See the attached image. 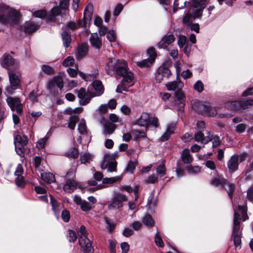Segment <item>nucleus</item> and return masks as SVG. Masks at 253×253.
I'll use <instances>...</instances> for the list:
<instances>
[{"instance_id": "54", "label": "nucleus", "mask_w": 253, "mask_h": 253, "mask_svg": "<svg viewBox=\"0 0 253 253\" xmlns=\"http://www.w3.org/2000/svg\"><path fill=\"white\" fill-rule=\"evenodd\" d=\"M33 15L37 17L41 18L45 17L47 19V14L44 10H43L35 11L33 13Z\"/></svg>"}, {"instance_id": "25", "label": "nucleus", "mask_w": 253, "mask_h": 253, "mask_svg": "<svg viewBox=\"0 0 253 253\" xmlns=\"http://www.w3.org/2000/svg\"><path fill=\"white\" fill-rule=\"evenodd\" d=\"M207 0H192V8H194L195 10H201L202 13L203 9L206 6Z\"/></svg>"}, {"instance_id": "5", "label": "nucleus", "mask_w": 253, "mask_h": 253, "mask_svg": "<svg viewBox=\"0 0 253 253\" xmlns=\"http://www.w3.org/2000/svg\"><path fill=\"white\" fill-rule=\"evenodd\" d=\"M211 184L216 187H224L230 199L232 198L235 185L229 182L223 176L217 175L211 180Z\"/></svg>"}, {"instance_id": "15", "label": "nucleus", "mask_w": 253, "mask_h": 253, "mask_svg": "<svg viewBox=\"0 0 253 253\" xmlns=\"http://www.w3.org/2000/svg\"><path fill=\"white\" fill-rule=\"evenodd\" d=\"M243 155H233L227 163V167L230 172H233L238 169L239 162L243 160Z\"/></svg>"}, {"instance_id": "36", "label": "nucleus", "mask_w": 253, "mask_h": 253, "mask_svg": "<svg viewBox=\"0 0 253 253\" xmlns=\"http://www.w3.org/2000/svg\"><path fill=\"white\" fill-rule=\"evenodd\" d=\"M78 130L79 132L82 135L87 134L86 126L85 121L84 119L81 120L78 126Z\"/></svg>"}, {"instance_id": "30", "label": "nucleus", "mask_w": 253, "mask_h": 253, "mask_svg": "<svg viewBox=\"0 0 253 253\" xmlns=\"http://www.w3.org/2000/svg\"><path fill=\"white\" fill-rule=\"evenodd\" d=\"M87 53V47L85 44L80 45L76 51V56L77 58H82Z\"/></svg>"}, {"instance_id": "1", "label": "nucleus", "mask_w": 253, "mask_h": 253, "mask_svg": "<svg viewBox=\"0 0 253 253\" xmlns=\"http://www.w3.org/2000/svg\"><path fill=\"white\" fill-rule=\"evenodd\" d=\"M105 69L108 75H112L115 71L117 75L123 77L116 88L117 92L121 93L123 90L127 91V88L133 84L131 83L133 79V75L128 70L127 64L124 60L110 58Z\"/></svg>"}, {"instance_id": "12", "label": "nucleus", "mask_w": 253, "mask_h": 253, "mask_svg": "<svg viewBox=\"0 0 253 253\" xmlns=\"http://www.w3.org/2000/svg\"><path fill=\"white\" fill-rule=\"evenodd\" d=\"M175 38L173 34H167L164 35L157 43V47L161 49L169 51V46L171 45L175 41Z\"/></svg>"}, {"instance_id": "10", "label": "nucleus", "mask_w": 253, "mask_h": 253, "mask_svg": "<svg viewBox=\"0 0 253 253\" xmlns=\"http://www.w3.org/2000/svg\"><path fill=\"white\" fill-rule=\"evenodd\" d=\"M202 15L201 10H195L194 8H190L182 19L183 25L187 27L190 26L193 21L196 18H201Z\"/></svg>"}, {"instance_id": "48", "label": "nucleus", "mask_w": 253, "mask_h": 253, "mask_svg": "<svg viewBox=\"0 0 253 253\" xmlns=\"http://www.w3.org/2000/svg\"><path fill=\"white\" fill-rule=\"evenodd\" d=\"M208 110L205 114V116L214 117L217 114V110L214 107L208 106Z\"/></svg>"}, {"instance_id": "47", "label": "nucleus", "mask_w": 253, "mask_h": 253, "mask_svg": "<svg viewBox=\"0 0 253 253\" xmlns=\"http://www.w3.org/2000/svg\"><path fill=\"white\" fill-rule=\"evenodd\" d=\"M155 242L158 247L163 248L164 246V244L159 232H157L155 234Z\"/></svg>"}, {"instance_id": "17", "label": "nucleus", "mask_w": 253, "mask_h": 253, "mask_svg": "<svg viewBox=\"0 0 253 253\" xmlns=\"http://www.w3.org/2000/svg\"><path fill=\"white\" fill-rule=\"evenodd\" d=\"M0 64L2 67L8 68L15 63V59L9 54H4L0 59Z\"/></svg>"}, {"instance_id": "27", "label": "nucleus", "mask_w": 253, "mask_h": 253, "mask_svg": "<svg viewBox=\"0 0 253 253\" xmlns=\"http://www.w3.org/2000/svg\"><path fill=\"white\" fill-rule=\"evenodd\" d=\"M92 86L95 90V96H100L103 93V87L101 82L98 80H95L92 83Z\"/></svg>"}, {"instance_id": "7", "label": "nucleus", "mask_w": 253, "mask_h": 253, "mask_svg": "<svg viewBox=\"0 0 253 253\" xmlns=\"http://www.w3.org/2000/svg\"><path fill=\"white\" fill-rule=\"evenodd\" d=\"M79 243L82 248L87 253H93V248L89 240L86 237V230L84 225L79 230Z\"/></svg>"}, {"instance_id": "64", "label": "nucleus", "mask_w": 253, "mask_h": 253, "mask_svg": "<svg viewBox=\"0 0 253 253\" xmlns=\"http://www.w3.org/2000/svg\"><path fill=\"white\" fill-rule=\"evenodd\" d=\"M130 226L131 227L133 230H138L142 226V224L138 221H134L130 224Z\"/></svg>"}, {"instance_id": "18", "label": "nucleus", "mask_w": 253, "mask_h": 253, "mask_svg": "<svg viewBox=\"0 0 253 253\" xmlns=\"http://www.w3.org/2000/svg\"><path fill=\"white\" fill-rule=\"evenodd\" d=\"M183 85V83L180 80H176L171 82H169L166 85L168 90L173 91L174 92L181 90Z\"/></svg>"}, {"instance_id": "43", "label": "nucleus", "mask_w": 253, "mask_h": 253, "mask_svg": "<svg viewBox=\"0 0 253 253\" xmlns=\"http://www.w3.org/2000/svg\"><path fill=\"white\" fill-rule=\"evenodd\" d=\"M122 177L121 176H117L110 178H105L103 179L102 182L104 184H112L117 181H120Z\"/></svg>"}, {"instance_id": "51", "label": "nucleus", "mask_w": 253, "mask_h": 253, "mask_svg": "<svg viewBox=\"0 0 253 253\" xmlns=\"http://www.w3.org/2000/svg\"><path fill=\"white\" fill-rule=\"evenodd\" d=\"M67 239L70 242H74L77 239V235L75 232L72 230H69L67 234Z\"/></svg>"}, {"instance_id": "35", "label": "nucleus", "mask_w": 253, "mask_h": 253, "mask_svg": "<svg viewBox=\"0 0 253 253\" xmlns=\"http://www.w3.org/2000/svg\"><path fill=\"white\" fill-rule=\"evenodd\" d=\"M142 221L143 223L149 227H152L154 225V221L150 215L146 214L142 218Z\"/></svg>"}, {"instance_id": "26", "label": "nucleus", "mask_w": 253, "mask_h": 253, "mask_svg": "<svg viewBox=\"0 0 253 253\" xmlns=\"http://www.w3.org/2000/svg\"><path fill=\"white\" fill-rule=\"evenodd\" d=\"M90 42L93 46L97 48H99L101 46V40L96 33L91 35Z\"/></svg>"}, {"instance_id": "33", "label": "nucleus", "mask_w": 253, "mask_h": 253, "mask_svg": "<svg viewBox=\"0 0 253 253\" xmlns=\"http://www.w3.org/2000/svg\"><path fill=\"white\" fill-rule=\"evenodd\" d=\"M116 128L115 125L110 123L105 124L103 127V133L105 135H110L112 134Z\"/></svg>"}, {"instance_id": "11", "label": "nucleus", "mask_w": 253, "mask_h": 253, "mask_svg": "<svg viewBox=\"0 0 253 253\" xmlns=\"http://www.w3.org/2000/svg\"><path fill=\"white\" fill-rule=\"evenodd\" d=\"M6 102L12 111H16L18 115L23 113V106L18 97H8L6 98Z\"/></svg>"}, {"instance_id": "4", "label": "nucleus", "mask_w": 253, "mask_h": 253, "mask_svg": "<svg viewBox=\"0 0 253 253\" xmlns=\"http://www.w3.org/2000/svg\"><path fill=\"white\" fill-rule=\"evenodd\" d=\"M8 74L10 84L5 88L4 92L6 95L12 94L13 91L19 87L20 83L21 74L18 70H9Z\"/></svg>"}, {"instance_id": "8", "label": "nucleus", "mask_w": 253, "mask_h": 253, "mask_svg": "<svg viewBox=\"0 0 253 253\" xmlns=\"http://www.w3.org/2000/svg\"><path fill=\"white\" fill-rule=\"evenodd\" d=\"M197 130L195 134V140L197 142H201L202 143L206 144L212 140V135L208 132V135L204 136L203 131L205 128V124L203 121H198L197 123Z\"/></svg>"}, {"instance_id": "44", "label": "nucleus", "mask_w": 253, "mask_h": 253, "mask_svg": "<svg viewBox=\"0 0 253 253\" xmlns=\"http://www.w3.org/2000/svg\"><path fill=\"white\" fill-rule=\"evenodd\" d=\"M83 110V109L82 108H80V107L76 108L74 109H73L71 108H67L65 110V113L67 114L70 115L71 116L75 115L74 114H75L76 113H79L82 112Z\"/></svg>"}, {"instance_id": "60", "label": "nucleus", "mask_w": 253, "mask_h": 253, "mask_svg": "<svg viewBox=\"0 0 253 253\" xmlns=\"http://www.w3.org/2000/svg\"><path fill=\"white\" fill-rule=\"evenodd\" d=\"M74 63V58L71 56H69L64 60L63 62V65L65 67H68L72 65Z\"/></svg>"}, {"instance_id": "59", "label": "nucleus", "mask_w": 253, "mask_h": 253, "mask_svg": "<svg viewBox=\"0 0 253 253\" xmlns=\"http://www.w3.org/2000/svg\"><path fill=\"white\" fill-rule=\"evenodd\" d=\"M188 171L192 174H196L200 171L201 168L199 166H189L187 168Z\"/></svg>"}, {"instance_id": "21", "label": "nucleus", "mask_w": 253, "mask_h": 253, "mask_svg": "<svg viewBox=\"0 0 253 253\" xmlns=\"http://www.w3.org/2000/svg\"><path fill=\"white\" fill-rule=\"evenodd\" d=\"M40 23L35 24L32 22H26L22 28L26 33H32L35 32L40 26Z\"/></svg>"}, {"instance_id": "46", "label": "nucleus", "mask_w": 253, "mask_h": 253, "mask_svg": "<svg viewBox=\"0 0 253 253\" xmlns=\"http://www.w3.org/2000/svg\"><path fill=\"white\" fill-rule=\"evenodd\" d=\"M153 60L151 58L145 59L142 61L137 62V65L140 67H148L153 62Z\"/></svg>"}, {"instance_id": "50", "label": "nucleus", "mask_w": 253, "mask_h": 253, "mask_svg": "<svg viewBox=\"0 0 253 253\" xmlns=\"http://www.w3.org/2000/svg\"><path fill=\"white\" fill-rule=\"evenodd\" d=\"M187 42V38L184 35H179L177 40V44L180 48L183 47Z\"/></svg>"}, {"instance_id": "34", "label": "nucleus", "mask_w": 253, "mask_h": 253, "mask_svg": "<svg viewBox=\"0 0 253 253\" xmlns=\"http://www.w3.org/2000/svg\"><path fill=\"white\" fill-rule=\"evenodd\" d=\"M41 175L42 179L47 183H50L55 181L54 176L50 172H42Z\"/></svg>"}, {"instance_id": "38", "label": "nucleus", "mask_w": 253, "mask_h": 253, "mask_svg": "<svg viewBox=\"0 0 253 253\" xmlns=\"http://www.w3.org/2000/svg\"><path fill=\"white\" fill-rule=\"evenodd\" d=\"M157 72L165 78H168L170 75V70L164 65H161L157 70Z\"/></svg>"}, {"instance_id": "52", "label": "nucleus", "mask_w": 253, "mask_h": 253, "mask_svg": "<svg viewBox=\"0 0 253 253\" xmlns=\"http://www.w3.org/2000/svg\"><path fill=\"white\" fill-rule=\"evenodd\" d=\"M69 4V0H62L60 1L58 6L60 8L61 10L63 12L67 9Z\"/></svg>"}, {"instance_id": "49", "label": "nucleus", "mask_w": 253, "mask_h": 253, "mask_svg": "<svg viewBox=\"0 0 253 253\" xmlns=\"http://www.w3.org/2000/svg\"><path fill=\"white\" fill-rule=\"evenodd\" d=\"M52 80H53L55 84L57 85L58 87L60 89H61L63 86L62 78L60 76H57L53 77Z\"/></svg>"}, {"instance_id": "22", "label": "nucleus", "mask_w": 253, "mask_h": 253, "mask_svg": "<svg viewBox=\"0 0 253 253\" xmlns=\"http://www.w3.org/2000/svg\"><path fill=\"white\" fill-rule=\"evenodd\" d=\"M80 76L86 81H93L97 78L98 71L94 70L91 74H84L82 72H79Z\"/></svg>"}, {"instance_id": "58", "label": "nucleus", "mask_w": 253, "mask_h": 253, "mask_svg": "<svg viewBox=\"0 0 253 253\" xmlns=\"http://www.w3.org/2000/svg\"><path fill=\"white\" fill-rule=\"evenodd\" d=\"M107 38L111 42H115L116 39V35L114 31L109 30L107 33Z\"/></svg>"}, {"instance_id": "41", "label": "nucleus", "mask_w": 253, "mask_h": 253, "mask_svg": "<svg viewBox=\"0 0 253 253\" xmlns=\"http://www.w3.org/2000/svg\"><path fill=\"white\" fill-rule=\"evenodd\" d=\"M41 70L42 72L47 75H51L55 73L54 68L46 64L42 65Z\"/></svg>"}, {"instance_id": "9", "label": "nucleus", "mask_w": 253, "mask_h": 253, "mask_svg": "<svg viewBox=\"0 0 253 253\" xmlns=\"http://www.w3.org/2000/svg\"><path fill=\"white\" fill-rule=\"evenodd\" d=\"M127 197L119 192L114 194L111 203L108 206V209L111 211L117 210L122 207V203L126 201Z\"/></svg>"}, {"instance_id": "55", "label": "nucleus", "mask_w": 253, "mask_h": 253, "mask_svg": "<svg viewBox=\"0 0 253 253\" xmlns=\"http://www.w3.org/2000/svg\"><path fill=\"white\" fill-rule=\"evenodd\" d=\"M80 206L81 210L84 211H88L92 208L91 205L86 201H83Z\"/></svg>"}, {"instance_id": "31", "label": "nucleus", "mask_w": 253, "mask_h": 253, "mask_svg": "<svg viewBox=\"0 0 253 253\" xmlns=\"http://www.w3.org/2000/svg\"><path fill=\"white\" fill-rule=\"evenodd\" d=\"M93 5L88 3L86 6L84 13V18L88 20H90L91 19V16L93 12Z\"/></svg>"}, {"instance_id": "28", "label": "nucleus", "mask_w": 253, "mask_h": 253, "mask_svg": "<svg viewBox=\"0 0 253 253\" xmlns=\"http://www.w3.org/2000/svg\"><path fill=\"white\" fill-rule=\"evenodd\" d=\"M77 186V183L73 180H68L64 185V190L68 193L72 192Z\"/></svg>"}, {"instance_id": "57", "label": "nucleus", "mask_w": 253, "mask_h": 253, "mask_svg": "<svg viewBox=\"0 0 253 253\" xmlns=\"http://www.w3.org/2000/svg\"><path fill=\"white\" fill-rule=\"evenodd\" d=\"M109 119L113 123H119L120 125L123 124V121L120 119L118 116L115 114H111L109 116Z\"/></svg>"}, {"instance_id": "45", "label": "nucleus", "mask_w": 253, "mask_h": 253, "mask_svg": "<svg viewBox=\"0 0 253 253\" xmlns=\"http://www.w3.org/2000/svg\"><path fill=\"white\" fill-rule=\"evenodd\" d=\"M194 89L198 92H202L204 89V85L200 80H198L193 86Z\"/></svg>"}, {"instance_id": "56", "label": "nucleus", "mask_w": 253, "mask_h": 253, "mask_svg": "<svg viewBox=\"0 0 253 253\" xmlns=\"http://www.w3.org/2000/svg\"><path fill=\"white\" fill-rule=\"evenodd\" d=\"M47 137H44L39 139L36 144V146L39 149H42L44 148L45 144L47 141Z\"/></svg>"}, {"instance_id": "3", "label": "nucleus", "mask_w": 253, "mask_h": 253, "mask_svg": "<svg viewBox=\"0 0 253 253\" xmlns=\"http://www.w3.org/2000/svg\"><path fill=\"white\" fill-rule=\"evenodd\" d=\"M0 21L4 24L13 25L17 23L19 19L18 11L9 6L4 5L0 7Z\"/></svg>"}, {"instance_id": "14", "label": "nucleus", "mask_w": 253, "mask_h": 253, "mask_svg": "<svg viewBox=\"0 0 253 253\" xmlns=\"http://www.w3.org/2000/svg\"><path fill=\"white\" fill-rule=\"evenodd\" d=\"M76 92L80 99L79 103L81 105H86L90 102V99L94 97L90 92L86 91L84 88H80L79 90H77Z\"/></svg>"}, {"instance_id": "13", "label": "nucleus", "mask_w": 253, "mask_h": 253, "mask_svg": "<svg viewBox=\"0 0 253 253\" xmlns=\"http://www.w3.org/2000/svg\"><path fill=\"white\" fill-rule=\"evenodd\" d=\"M28 141V138L25 135L16 136L14 140L15 151L19 155L21 156L23 154L24 147L27 145Z\"/></svg>"}, {"instance_id": "6", "label": "nucleus", "mask_w": 253, "mask_h": 253, "mask_svg": "<svg viewBox=\"0 0 253 253\" xmlns=\"http://www.w3.org/2000/svg\"><path fill=\"white\" fill-rule=\"evenodd\" d=\"M132 124L145 126L146 128H148L150 125L155 127L159 126L158 119L156 117H150L149 114L145 112H143L139 118L132 122Z\"/></svg>"}, {"instance_id": "20", "label": "nucleus", "mask_w": 253, "mask_h": 253, "mask_svg": "<svg viewBox=\"0 0 253 253\" xmlns=\"http://www.w3.org/2000/svg\"><path fill=\"white\" fill-rule=\"evenodd\" d=\"M101 169H106L108 172H112L116 171L117 162L114 161L106 162L104 160L101 165Z\"/></svg>"}, {"instance_id": "29", "label": "nucleus", "mask_w": 253, "mask_h": 253, "mask_svg": "<svg viewBox=\"0 0 253 253\" xmlns=\"http://www.w3.org/2000/svg\"><path fill=\"white\" fill-rule=\"evenodd\" d=\"M181 158L185 164H189L193 161V158L190 154L189 150L188 149H185L182 151Z\"/></svg>"}, {"instance_id": "40", "label": "nucleus", "mask_w": 253, "mask_h": 253, "mask_svg": "<svg viewBox=\"0 0 253 253\" xmlns=\"http://www.w3.org/2000/svg\"><path fill=\"white\" fill-rule=\"evenodd\" d=\"M156 171L157 173V176L158 178H161L166 174V169L164 165H160L156 168Z\"/></svg>"}, {"instance_id": "16", "label": "nucleus", "mask_w": 253, "mask_h": 253, "mask_svg": "<svg viewBox=\"0 0 253 253\" xmlns=\"http://www.w3.org/2000/svg\"><path fill=\"white\" fill-rule=\"evenodd\" d=\"M192 108L198 114L205 116L207 110L208 108V105L203 103L201 101L197 100H192L191 101Z\"/></svg>"}, {"instance_id": "24", "label": "nucleus", "mask_w": 253, "mask_h": 253, "mask_svg": "<svg viewBox=\"0 0 253 253\" xmlns=\"http://www.w3.org/2000/svg\"><path fill=\"white\" fill-rule=\"evenodd\" d=\"M50 196V204L52 207V210L54 211L55 215L58 217L59 214V211L61 209V205L60 202L55 200L52 196Z\"/></svg>"}, {"instance_id": "2", "label": "nucleus", "mask_w": 253, "mask_h": 253, "mask_svg": "<svg viewBox=\"0 0 253 253\" xmlns=\"http://www.w3.org/2000/svg\"><path fill=\"white\" fill-rule=\"evenodd\" d=\"M234 215L233 218V227L231 239L234 241V244L236 248L240 246L241 240V216L243 220L245 221L248 219L247 213V207L245 206H238L237 208L233 206Z\"/></svg>"}, {"instance_id": "62", "label": "nucleus", "mask_w": 253, "mask_h": 253, "mask_svg": "<svg viewBox=\"0 0 253 253\" xmlns=\"http://www.w3.org/2000/svg\"><path fill=\"white\" fill-rule=\"evenodd\" d=\"M15 183L16 184L21 187H23L25 185V181L24 180V177L23 176L17 177L15 178Z\"/></svg>"}, {"instance_id": "32", "label": "nucleus", "mask_w": 253, "mask_h": 253, "mask_svg": "<svg viewBox=\"0 0 253 253\" xmlns=\"http://www.w3.org/2000/svg\"><path fill=\"white\" fill-rule=\"evenodd\" d=\"M94 158V156L89 153L84 152L80 156V160L82 164L90 163Z\"/></svg>"}, {"instance_id": "37", "label": "nucleus", "mask_w": 253, "mask_h": 253, "mask_svg": "<svg viewBox=\"0 0 253 253\" xmlns=\"http://www.w3.org/2000/svg\"><path fill=\"white\" fill-rule=\"evenodd\" d=\"M79 117L78 115H74L70 117L69 119V122L68 124V127L71 129H74L76 125L78 122Z\"/></svg>"}, {"instance_id": "61", "label": "nucleus", "mask_w": 253, "mask_h": 253, "mask_svg": "<svg viewBox=\"0 0 253 253\" xmlns=\"http://www.w3.org/2000/svg\"><path fill=\"white\" fill-rule=\"evenodd\" d=\"M133 134L136 138H144L146 137L145 132L143 131L139 130H134L133 131Z\"/></svg>"}, {"instance_id": "63", "label": "nucleus", "mask_w": 253, "mask_h": 253, "mask_svg": "<svg viewBox=\"0 0 253 253\" xmlns=\"http://www.w3.org/2000/svg\"><path fill=\"white\" fill-rule=\"evenodd\" d=\"M61 217L65 222H68L70 218V212L67 210H63L62 212Z\"/></svg>"}, {"instance_id": "39", "label": "nucleus", "mask_w": 253, "mask_h": 253, "mask_svg": "<svg viewBox=\"0 0 253 253\" xmlns=\"http://www.w3.org/2000/svg\"><path fill=\"white\" fill-rule=\"evenodd\" d=\"M61 36L64 45L66 47H69L71 40L70 36L66 32H63Z\"/></svg>"}, {"instance_id": "19", "label": "nucleus", "mask_w": 253, "mask_h": 253, "mask_svg": "<svg viewBox=\"0 0 253 253\" xmlns=\"http://www.w3.org/2000/svg\"><path fill=\"white\" fill-rule=\"evenodd\" d=\"M175 123H171L168 124L167 129L163 135L160 137V140L162 141L167 140L169 136L173 134L175 128Z\"/></svg>"}, {"instance_id": "42", "label": "nucleus", "mask_w": 253, "mask_h": 253, "mask_svg": "<svg viewBox=\"0 0 253 253\" xmlns=\"http://www.w3.org/2000/svg\"><path fill=\"white\" fill-rule=\"evenodd\" d=\"M175 95L176 100L179 101L181 107L184 106L183 102L185 100V96L183 93L180 90L175 92Z\"/></svg>"}, {"instance_id": "23", "label": "nucleus", "mask_w": 253, "mask_h": 253, "mask_svg": "<svg viewBox=\"0 0 253 253\" xmlns=\"http://www.w3.org/2000/svg\"><path fill=\"white\" fill-rule=\"evenodd\" d=\"M62 11L60 8L57 6L53 7L50 11V13L47 15V20L48 21H52L57 16L60 15L62 14Z\"/></svg>"}, {"instance_id": "53", "label": "nucleus", "mask_w": 253, "mask_h": 253, "mask_svg": "<svg viewBox=\"0 0 253 253\" xmlns=\"http://www.w3.org/2000/svg\"><path fill=\"white\" fill-rule=\"evenodd\" d=\"M158 177L152 174L148 176L145 179V182L147 184H153L157 182Z\"/></svg>"}]
</instances>
